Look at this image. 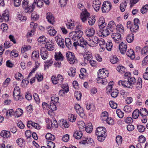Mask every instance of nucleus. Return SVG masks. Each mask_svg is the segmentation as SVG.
I'll return each instance as SVG.
<instances>
[{
  "mask_svg": "<svg viewBox=\"0 0 148 148\" xmlns=\"http://www.w3.org/2000/svg\"><path fill=\"white\" fill-rule=\"evenodd\" d=\"M148 10V5L146 4L143 6L140 10V11L141 13L145 14L146 13Z\"/></svg>",
  "mask_w": 148,
  "mask_h": 148,
  "instance_id": "e2e57ef3",
  "label": "nucleus"
},
{
  "mask_svg": "<svg viewBox=\"0 0 148 148\" xmlns=\"http://www.w3.org/2000/svg\"><path fill=\"white\" fill-rule=\"evenodd\" d=\"M82 136V133L81 131H76L73 134V136L76 139H80Z\"/></svg>",
  "mask_w": 148,
  "mask_h": 148,
  "instance_id": "2f4dec72",
  "label": "nucleus"
},
{
  "mask_svg": "<svg viewBox=\"0 0 148 148\" xmlns=\"http://www.w3.org/2000/svg\"><path fill=\"white\" fill-rule=\"evenodd\" d=\"M127 6L126 3L125 1L123 2L120 5V7L121 11L122 12L124 11Z\"/></svg>",
  "mask_w": 148,
  "mask_h": 148,
  "instance_id": "864d4df0",
  "label": "nucleus"
},
{
  "mask_svg": "<svg viewBox=\"0 0 148 148\" xmlns=\"http://www.w3.org/2000/svg\"><path fill=\"white\" fill-rule=\"evenodd\" d=\"M85 30V34L88 36L90 37L92 36L95 33V30L92 27L87 28Z\"/></svg>",
  "mask_w": 148,
  "mask_h": 148,
  "instance_id": "f3484780",
  "label": "nucleus"
},
{
  "mask_svg": "<svg viewBox=\"0 0 148 148\" xmlns=\"http://www.w3.org/2000/svg\"><path fill=\"white\" fill-rule=\"evenodd\" d=\"M3 18L5 21H8L9 19V12L8 10H5L2 14Z\"/></svg>",
  "mask_w": 148,
  "mask_h": 148,
  "instance_id": "7c9ffc66",
  "label": "nucleus"
},
{
  "mask_svg": "<svg viewBox=\"0 0 148 148\" xmlns=\"http://www.w3.org/2000/svg\"><path fill=\"white\" fill-rule=\"evenodd\" d=\"M108 117V114L107 112L104 111L101 114V119L103 121H105L107 120Z\"/></svg>",
  "mask_w": 148,
  "mask_h": 148,
  "instance_id": "c9c22d12",
  "label": "nucleus"
},
{
  "mask_svg": "<svg viewBox=\"0 0 148 148\" xmlns=\"http://www.w3.org/2000/svg\"><path fill=\"white\" fill-rule=\"evenodd\" d=\"M96 19L95 16H91L89 17L88 19V23L90 25H93L95 23Z\"/></svg>",
  "mask_w": 148,
  "mask_h": 148,
  "instance_id": "a19ab883",
  "label": "nucleus"
},
{
  "mask_svg": "<svg viewBox=\"0 0 148 148\" xmlns=\"http://www.w3.org/2000/svg\"><path fill=\"white\" fill-rule=\"evenodd\" d=\"M90 16V13L87 11L86 9H84L81 14L80 18L83 22L87 21Z\"/></svg>",
  "mask_w": 148,
  "mask_h": 148,
  "instance_id": "0eeeda50",
  "label": "nucleus"
},
{
  "mask_svg": "<svg viewBox=\"0 0 148 148\" xmlns=\"http://www.w3.org/2000/svg\"><path fill=\"white\" fill-rule=\"evenodd\" d=\"M92 57V55L91 52L88 50L85 51L84 55V60L86 63L88 62L90 60Z\"/></svg>",
  "mask_w": 148,
  "mask_h": 148,
  "instance_id": "1a4fd4ad",
  "label": "nucleus"
},
{
  "mask_svg": "<svg viewBox=\"0 0 148 148\" xmlns=\"http://www.w3.org/2000/svg\"><path fill=\"white\" fill-rule=\"evenodd\" d=\"M69 36L70 38H71L72 40L77 42L79 38L77 34L74 32H71L69 34Z\"/></svg>",
  "mask_w": 148,
  "mask_h": 148,
  "instance_id": "bb28decb",
  "label": "nucleus"
},
{
  "mask_svg": "<svg viewBox=\"0 0 148 148\" xmlns=\"http://www.w3.org/2000/svg\"><path fill=\"white\" fill-rule=\"evenodd\" d=\"M112 7L111 3L108 1L103 2L101 8L102 12L103 13H107L110 10Z\"/></svg>",
  "mask_w": 148,
  "mask_h": 148,
  "instance_id": "39448f33",
  "label": "nucleus"
},
{
  "mask_svg": "<svg viewBox=\"0 0 148 148\" xmlns=\"http://www.w3.org/2000/svg\"><path fill=\"white\" fill-rule=\"evenodd\" d=\"M128 81L129 82V84L130 85V87L132 86V85L134 84L136 82V80L135 77H129L127 78Z\"/></svg>",
  "mask_w": 148,
  "mask_h": 148,
  "instance_id": "58836bf2",
  "label": "nucleus"
},
{
  "mask_svg": "<svg viewBox=\"0 0 148 148\" xmlns=\"http://www.w3.org/2000/svg\"><path fill=\"white\" fill-rule=\"evenodd\" d=\"M108 29L106 28L103 29L101 31V36L102 35L103 37H106L110 34V32Z\"/></svg>",
  "mask_w": 148,
  "mask_h": 148,
  "instance_id": "a18cd8bd",
  "label": "nucleus"
},
{
  "mask_svg": "<svg viewBox=\"0 0 148 148\" xmlns=\"http://www.w3.org/2000/svg\"><path fill=\"white\" fill-rule=\"evenodd\" d=\"M54 56L55 60L56 61H62L64 58V56L60 51L56 52Z\"/></svg>",
  "mask_w": 148,
  "mask_h": 148,
  "instance_id": "f8f14e48",
  "label": "nucleus"
},
{
  "mask_svg": "<svg viewBox=\"0 0 148 148\" xmlns=\"http://www.w3.org/2000/svg\"><path fill=\"white\" fill-rule=\"evenodd\" d=\"M140 52L142 55H145L148 52V47H144L141 50Z\"/></svg>",
  "mask_w": 148,
  "mask_h": 148,
  "instance_id": "052dcab7",
  "label": "nucleus"
},
{
  "mask_svg": "<svg viewBox=\"0 0 148 148\" xmlns=\"http://www.w3.org/2000/svg\"><path fill=\"white\" fill-rule=\"evenodd\" d=\"M80 43H78V45L83 48H86L88 45L87 41L85 40L83 38H81L80 39Z\"/></svg>",
  "mask_w": 148,
  "mask_h": 148,
  "instance_id": "393cba45",
  "label": "nucleus"
},
{
  "mask_svg": "<svg viewBox=\"0 0 148 148\" xmlns=\"http://www.w3.org/2000/svg\"><path fill=\"white\" fill-rule=\"evenodd\" d=\"M34 6L33 5H29L23 9L25 12L26 13H30L32 12L34 9Z\"/></svg>",
  "mask_w": 148,
  "mask_h": 148,
  "instance_id": "b1692460",
  "label": "nucleus"
},
{
  "mask_svg": "<svg viewBox=\"0 0 148 148\" xmlns=\"http://www.w3.org/2000/svg\"><path fill=\"white\" fill-rule=\"evenodd\" d=\"M40 55L42 59L45 60L48 57V52L46 48L44 47H42L40 50Z\"/></svg>",
  "mask_w": 148,
  "mask_h": 148,
  "instance_id": "4468645a",
  "label": "nucleus"
},
{
  "mask_svg": "<svg viewBox=\"0 0 148 148\" xmlns=\"http://www.w3.org/2000/svg\"><path fill=\"white\" fill-rule=\"evenodd\" d=\"M108 71L103 68L99 70L98 77L96 79L97 82L102 85L107 84L108 81L106 78L108 76Z\"/></svg>",
  "mask_w": 148,
  "mask_h": 148,
  "instance_id": "f257e3e1",
  "label": "nucleus"
},
{
  "mask_svg": "<svg viewBox=\"0 0 148 148\" xmlns=\"http://www.w3.org/2000/svg\"><path fill=\"white\" fill-rule=\"evenodd\" d=\"M140 114L143 117H145L148 115V112L145 108H142L139 111Z\"/></svg>",
  "mask_w": 148,
  "mask_h": 148,
  "instance_id": "cd10ccee",
  "label": "nucleus"
},
{
  "mask_svg": "<svg viewBox=\"0 0 148 148\" xmlns=\"http://www.w3.org/2000/svg\"><path fill=\"white\" fill-rule=\"evenodd\" d=\"M137 127L138 131L140 132H143L145 129L144 126L140 125H138Z\"/></svg>",
  "mask_w": 148,
  "mask_h": 148,
  "instance_id": "338daca9",
  "label": "nucleus"
},
{
  "mask_svg": "<svg viewBox=\"0 0 148 148\" xmlns=\"http://www.w3.org/2000/svg\"><path fill=\"white\" fill-rule=\"evenodd\" d=\"M75 108L77 113L82 118H85L86 117L85 115L84 112L82 108H81L80 105L76 103L75 106Z\"/></svg>",
  "mask_w": 148,
  "mask_h": 148,
  "instance_id": "423d86ee",
  "label": "nucleus"
},
{
  "mask_svg": "<svg viewBox=\"0 0 148 148\" xmlns=\"http://www.w3.org/2000/svg\"><path fill=\"white\" fill-rule=\"evenodd\" d=\"M119 94V91L116 89H113L111 92V95L112 97H116Z\"/></svg>",
  "mask_w": 148,
  "mask_h": 148,
  "instance_id": "de8ad7c7",
  "label": "nucleus"
},
{
  "mask_svg": "<svg viewBox=\"0 0 148 148\" xmlns=\"http://www.w3.org/2000/svg\"><path fill=\"white\" fill-rule=\"evenodd\" d=\"M116 113L118 117L120 118H122L124 116V112L119 109H118L116 110Z\"/></svg>",
  "mask_w": 148,
  "mask_h": 148,
  "instance_id": "4d7b16f0",
  "label": "nucleus"
},
{
  "mask_svg": "<svg viewBox=\"0 0 148 148\" xmlns=\"http://www.w3.org/2000/svg\"><path fill=\"white\" fill-rule=\"evenodd\" d=\"M140 113L139 110L138 109L135 110L133 112L132 116L134 119H137Z\"/></svg>",
  "mask_w": 148,
  "mask_h": 148,
  "instance_id": "3c124183",
  "label": "nucleus"
},
{
  "mask_svg": "<svg viewBox=\"0 0 148 148\" xmlns=\"http://www.w3.org/2000/svg\"><path fill=\"white\" fill-rule=\"evenodd\" d=\"M45 138L46 139L48 140H53L55 138L54 135H53L49 133H48L46 134L45 136Z\"/></svg>",
  "mask_w": 148,
  "mask_h": 148,
  "instance_id": "8fccbe9b",
  "label": "nucleus"
},
{
  "mask_svg": "<svg viewBox=\"0 0 148 148\" xmlns=\"http://www.w3.org/2000/svg\"><path fill=\"white\" fill-rule=\"evenodd\" d=\"M116 142L118 145H121L122 142V138L121 136H118L116 137Z\"/></svg>",
  "mask_w": 148,
  "mask_h": 148,
  "instance_id": "0e129e2a",
  "label": "nucleus"
},
{
  "mask_svg": "<svg viewBox=\"0 0 148 148\" xmlns=\"http://www.w3.org/2000/svg\"><path fill=\"white\" fill-rule=\"evenodd\" d=\"M98 40V38L97 37H96L95 38H94V39L92 38V39L89 38V40L87 41L88 45L90 47L95 45L97 43Z\"/></svg>",
  "mask_w": 148,
  "mask_h": 148,
  "instance_id": "412c9836",
  "label": "nucleus"
},
{
  "mask_svg": "<svg viewBox=\"0 0 148 148\" xmlns=\"http://www.w3.org/2000/svg\"><path fill=\"white\" fill-rule=\"evenodd\" d=\"M0 135L4 138H9L10 137L11 134L10 131L3 130L1 132Z\"/></svg>",
  "mask_w": 148,
  "mask_h": 148,
  "instance_id": "a878e982",
  "label": "nucleus"
},
{
  "mask_svg": "<svg viewBox=\"0 0 148 148\" xmlns=\"http://www.w3.org/2000/svg\"><path fill=\"white\" fill-rule=\"evenodd\" d=\"M46 38L44 36H40L38 39V42L40 43H44L46 42Z\"/></svg>",
  "mask_w": 148,
  "mask_h": 148,
  "instance_id": "680f3d73",
  "label": "nucleus"
},
{
  "mask_svg": "<svg viewBox=\"0 0 148 148\" xmlns=\"http://www.w3.org/2000/svg\"><path fill=\"white\" fill-rule=\"evenodd\" d=\"M49 108L53 111L56 110V103H54V102H50Z\"/></svg>",
  "mask_w": 148,
  "mask_h": 148,
  "instance_id": "69168bd1",
  "label": "nucleus"
},
{
  "mask_svg": "<svg viewBox=\"0 0 148 148\" xmlns=\"http://www.w3.org/2000/svg\"><path fill=\"white\" fill-rule=\"evenodd\" d=\"M56 42L58 45L62 48H64V40L60 36H57L56 37Z\"/></svg>",
  "mask_w": 148,
  "mask_h": 148,
  "instance_id": "2eb2a0df",
  "label": "nucleus"
},
{
  "mask_svg": "<svg viewBox=\"0 0 148 148\" xmlns=\"http://www.w3.org/2000/svg\"><path fill=\"white\" fill-rule=\"evenodd\" d=\"M68 118L70 122H74L76 120L77 115L72 114H70L68 115Z\"/></svg>",
  "mask_w": 148,
  "mask_h": 148,
  "instance_id": "f704fd0d",
  "label": "nucleus"
},
{
  "mask_svg": "<svg viewBox=\"0 0 148 148\" xmlns=\"http://www.w3.org/2000/svg\"><path fill=\"white\" fill-rule=\"evenodd\" d=\"M134 36L133 34H128L126 37V40L128 43L132 42L134 39Z\"/></svg>",
  "mask_w": 148,
  "mask_h": 148,
  "instance_id": "c03bdc74",
  "label": "nucleus"
},
{
  "mask_svg": "<svg viewBox=\"0 0 148 148\" xmlns=\"http://www.w3.org/2000/svg\"><path fill=\"white\" fill-rule=\"evenodd\" d=\"M47 30L48 34L52 36H55L57 32L53 27L50 26H48L47 27Z\"/></svg>",
  "mask_w": 148,
  "mask_h": 148,
  "instance_id": "ddd939ff",
  "label": "nucleus"
},
{
  "mask_svg": "<svg viewBox=\"0 0 148 148\" xmlns=\"http://www.w3.org/2000/svg\"><path fill=\"white\" fill-rule=\"evenodd\" d=\"M148 64V55L145 57L142 61V64L143 66Z\"/></svg>",
  "mask_w": 148,
  "mask_h": 148,
  "instance_id": "774afa93",
  "label": "nucleus"
},
{
  "mask_svg": "<svg viewBox=\"0 0 148 148\" xmlns=\"http://www.w3.org/2000/svg\"><path fill=\"white\" fill-rule=\"evenodd\" d=\"M111 36L114 41L116 43H119L121 40V35L119 33H112Z\"/></svg>",
  "mask_w": 148,
  "mask_h": 148,
  "instance_id": "9d476101",
  "label": "nucleus"
},
{
  "mask_svg": "<svg viewBox=\"0 0 148 148\" xmlns=\"http://www.w3.org/2000/svg\"><path fill=\"white\" fill-rule=\"evenodd\" d=\"M98 24L100 28L103 29L105 27L106 25V23L105 22L104 18L103 17H101L98 21Z\"/></svg>",
  "mask_w": 148,
  "mask_h": 148,
  "instance_id": "9b49d317",
  "label": "nucleus"
},
{
  "mask_svg": "<svg viewBox=\"0 0 148 148\" xmlns=\"http://www.w3.org/2000/svg\"><path fill=\"white\" fill-rule=\"evenodd\" d=\"M20 90L18 86H16L14 88L13 91V96L16 101H21L23 99V97L20 95Z\"/></svg>",
  "mask_w": 148,
  "mask_h": 148,
  "instance_id": "20e7f679",
  "label": "nucleus"
},
{
  "mask_svg": "<svg viewBox=\"0 0 148 148\" xmlns=\"http://www.w3.org/2000/svg\"><path fill=\"white\" fill-rule=\"evenodd\" d=\"M113 44L111 42H108L106 45V48L108 51H111Z\"/></svg>",
  "mask_w": 148,
  "mask_h": 148,
  "instance_id": "13d9d810",
  "label": "nucleus"
},
{
  "mask_svg": "<svg viewBox=\"0 0 148 148\" xmlns=\"http://www.w3.org/2000/svg\"><path fill=\"white\" fill-rule=\"evenodd\" d=\"M66 56L69 63L73 64L77 62L78 61L73 53L68 51L66 53Z\"/></svg>",
  "mask_w": 148,
  "mask_h": 148,
  "instance_id": "7ed1b4c3",
  "label": "nucleus"
},
{
  "mask_svg": "<svg viewBox=\"0 0 148 148\" xmlns=\"http://www.w3.org/2000/svg\"><path fill=\"white\" fill-rule=\"evenodd\" d=\"M69 75L71 77H74L76 74V69L74 67H71L70 68L69 71L68 72Z\"/></svg>",
  "mask_w": 148,
  "mask_h": 148,
  "instance_id": "72a5a7b5",
  "label": "nucleus"
},
{
  "mask_svg": "<svg viewBox=\"0 0 148 148\" xmlns=\"http://www.w3.org/2000/svg\"><path fill=\"white\" fill-rule=\"evenodd\" d=\"M39 56V52L38 51H34L32 53V58L34 60H37Z\"/></svg>",
  "mask_w": 148,
  "mask_h": 148,
  "instance_id": "473e14b6",
  "label": "nucleus"
},
{
  "mask_svg": "<svg viewBox=\"0 0 148 148\" xmlns=\"http://www.w3.org/2000/svg\"><path fill=\"white\" fill-rule=\"evenodd\" d=\"M86 108L88 110L91 109H93L94 108V106L92 103L88 102L86 104Z\"/></svg>",
  "mask_w": 148,
  "mask_h": 148,
  "instance_id": "603ef678",
  "label": "nucleus"
},
{
  "mask_svg": "<svg viewBox=\"0 0 148 148\" xmlns=\"http://www.w3.org/2000/svg\"><path fill=\"white\" fill-rule=\"evenodd\" d=\"M116 25L113 21H110L108 23L107 26V29H109L110 31L113 32L116 27Z\"/></svg>",
  "mask_w": 148,
  "mask_h": 148,
  "instance_id": "6ab92c4d",
  "label": "nucleus"
},
{
  "mask_svg": "<svg viewBox=\"0 0 148 148\" xmlns=\"http://www.w3.org/2000/svg\"><path fill=\"white\" fill-rule=\"evenodd\" d=\"M114 83L113 81H111L108 84L106 89V92L107 93L108 92L109 93L112 91V86L114 85Z\"/></svg>",
  "mask_w": 148,
  "mask_h": 148,
  "instance_id": "ea45409f",
  "label": "nucleus"
},
{
  "mask_svg": "<svg viewBox=\"0 0 148 148\" xmlns=\"http://www.w3.org/2000/svg\"><path fill=\"white\" fill-rule=\"evenodd\" d=\"M46 48L49 51H52L54 49V45L52 41L46 43L45 45Z\"/></svg>",
  "mask_w": 148,
  "mask_h": 148,
  "instance_id": "4be33fe9",
  "label": "nucleus"
},
{
  "mask_svg": "<svg viewBox=\"0 0 148 148\" xmlns=\"http://www.w3.org/2000/svg\"><path fill=\"white\" fill-rule=\"evenodd\" d=\"M85 130L86 132L88 133H91L93 129V127L92 124L89 123L88 124L86 127H85Z\"/></svg>",
  "mask_w": 148,
  "mask_h": 148,
  "instance_id": "79ce46f5",
  "label": "nucleus"
},
{
  "mask_svg": "<svg viewBox=\"0 0 148 148\" xmlns=\"http://www.w3.org/2000/svg\"><path fill=\"white\" fill-rule=\"evenodd\" d=\"M111 62L113 64L116 63L119 61V59L116 56H112L110 59Z\"/></svg>",
  "mask_w": 148,
  "mask_h": 148,
  "instance_id": "bf43d9fd",
  "label": "nucleus"
},
{
  "mask_svg": "<svg viewBox=\"0 0 148 148\" xmlns=\"http://www.w3.org/2000/svg\"><path fill=\"white\" fill-rule=\"evenodd\" d=\"M142 87V80L141 78H138L136 85V87L137 89H141Z\"/></svg>",
  "mask_w": 148,
  "mask_h": 148,
  "instance_id": "49530a36",
  "label": "nucleus"
},
{
  "mask_svg": "<svg viewBox=\"0 0 148 148\" xmlns=\"http://www.w3.org/2000/svg\"><path fill=\"white\" fill-rule=\"evenodd\" d=\"M106 130L104 127H98L96 130V134L97 136L106 135Z\"/></svg>",
  "mask_w": 148,
  "mask_h": 148,
  "instance_id": "6e6552de",
  "label": "nucleus"
},
{
  "mask_svg": "<svg viewBox=\"0 0 148 148\" xmlns=\"http://www.w3.org/2000/svg\"><path fill=\"white\" fill-rule=\"evenodd\" d=\"M139 22L138 19L135 18L134 20L133 23L130 21H128L127 23V27L128 28L130 29L131 32H136L139 29L138 25L139 24Z\"/></svg>",
  "mask_w": 148,
  "mask_h": 148,
  "instance_id": "f03ea898",
  "label": "nucleus"
},
{
  "mask_svg": "<svg viewBox=\"0 0 148 148\" xmlns=\"http://www.w3.org/2000/svg\"><path fill=\"white\" fill-rule=\"evenodd\" d=\"M77 125L80 130H84L86 127L85 124L83 121H79L77 122Z\"/></svg>",
  "mask_w": 148,
  "mask_h": 148,
  "instance_id": "e433bc0d",
  "label": "nucleus"
},
{
  "mask_svg": "<svg viewBox=\"0 0 148 148\" xmlns=\"http://www.w3.org/2000/svg\"><path fill=\"white\" fill-rule=\"evenodd\" d=\"M100 5L101 2L99 0H95L93 1L92 6L96 11L99 10Z\"/></svg>",
  "mask_w": 148,
  "mask_h": 148,
  "instance_id": "a211bd4d",
  "label": "nucleus"
},
{
  "mask_svg": "<svg viewBox=\"0 0 148 148\" xmlns=\"http://www.w3.org/2000/svg\"><path fill=\"white\" fill-rule=\"evenodd\" d=\"M23 113V111L20 108L17 109L14 112V115L17 117H19L21 116Z\"/></svg>",
  "mask_w": 148,
  "mask_h": 148,
  "instance_id": "09e8293b",
  "label": "nucleus"
},
{
  "mask_svg": "<svg viewBox=\"0 0 148 148\" xmlns=\"http://www.w3.org/2000/svg\"><path fill=\"white\" fill-rule=\"evenodd\" d=\"M66 25L68 29H73L75 27L74 22L71 19L68 20L66 23Z\"/></svg>",
  "mask_w": 148,
  "mask_h": 148,
  "instance_id": "5701e85b",
  "label": "nucleus"
},
{
  "mask_svg": "<svg viewBox=\"0 0 148 148\" xmlns=\"http://www.w3.org/2000/svg\"><path fill=\"white\" fill-rule=\"evenodd\" d=\"M118 85L120 86H123L125 87L131 88L130 85L129 84L128 81L120 80L118 82Z\"/></svg>",
  "mask_w": 148,
  "mask_h": 148,
  "instance_id": "aec40b11",
  "label": "nucleus"
},
{
  "mask_svg": "<svg viewBox=\"0 0 148 148\" xmlns=\"http://www.w3.org/2000/svg\"><path fill=\"white\" fill-rule=\"evenodd\" d=\"M117 70L119 72L121 73H125L126 71L125 68L122 66H117Z\"/></svg>",
  "mask_w": 148,
  "mask_h": 148,
  "instance_id": "6e6d98bb",
  "label": "nucleus"
},
{
  "mask_svg": "<svg viewBox=\"0 0 148 148\" xmlns=\"http://www.w3.org/2000/svg\"><path fill=\"white\" fill-rule=\"evenodd\" d=\"M116 29L121 33H123L124 32V27L123 25L120 24L117 25L116 26Z\"/></svg>",
  "mask_w": 148,
  "mask_h": 148,
  "instance_id": "37998d69",
  "label": "nucleus"
},
{
  "mask_svg": "<svg viewBox=\"0 0 148 148\" xmlns=\"http://www.w3.org/2000/svg\"><path fill=\"white\" fill-rule=\"evenodd\" d=\"M65 43L66 47L68 48H71V47L72 44L70 38H66L65 40Z\"/></svg>",
  "mask_w": 148,
  "mask_h": 148,
  "instance_id": "4c0bfd02",
  "label": "nucleus"
},
{
  "mask_svg": "<svg viewBox=\"0 0 148 148\" xmlns=\"http://www.w3.org/2000/svg\"><path fill=\"white\" fill-rule=\"evenodd\" d=\"M119 50L121 53L122 54H125L127 49V45L126 44L122 42L119 45Z\"/></svg>",
  "mask_w": 148,
  "mask_h": 148,
  "instance_id": "dca6fc26",
  "label": "nucleus"
},
{
  "mask_svg": "<svg viewBox=\"0 0 148 148\" xmlns=\"http://www.w3.org/2000/svg\"><path fill=\"white\" fill-rule=\"evenodd\" d=\"M35 77L37 79L38 81L39 82L42 81L43 78V75L40 73H38L36 74Z\"/></svg>",
  "mask_w": 148,
  "mask_h": 148,
  "instance_id": "5fc2aeb1",
  "label": "nucleus"
},
{
  "mask_svg": "<svg viewBox=\"0 0 148 148\" xmlns=\"http://www.w3.org/2000/svg\"><path fill=\"white\" fill-rule=\"evenodd\" d=\"M47 19L49 23L52 25H54L55 23L54 17L52 14L47 15Z\"/></svg>",
  "mask_w": 148,
  "mask_h": 148,
  "instance_id": "c756f323",
  "label": "nucleus"
},
{
  "mask_svg": "<svg viewBox=\"0 0 148 148\" xmlns=\"http://www.w3.org/2000/svg\"><path fill=\"white\" fill-rule=\"evenodd\" d=\"M126 54L128 56L130 57L132 59H133L135 58L134 51L132 49H128L127 52Z\"/></svg>",
  "mask_w": 148,
  "mask_h": 148,
  "instance_id": "c85d7f7f",
  "label": "nucleus"
}]
</instances>
